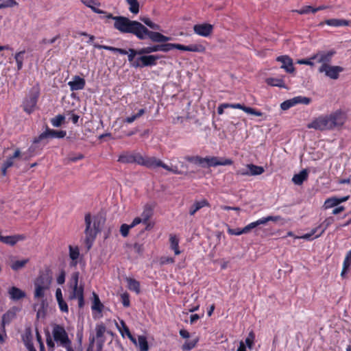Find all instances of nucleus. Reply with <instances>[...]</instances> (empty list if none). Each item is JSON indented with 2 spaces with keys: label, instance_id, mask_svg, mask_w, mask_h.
Segmentation results:
<instances>
[{
  "label": "nucleus",
  "instance_id": "f257e3e1",
  "mask_svg": "<svg viewBox=\"0 0 351 351\" xmlns=\"http://www.w3.org/2000/svg\"><path fill=\"white\" fill-rule=\"evenodd\" d=\"M114 27L121 33H130L138 39L144 40L146 37L154 43H165L171 40V37L164 36L158 32L149 30L140 22L131 21L125 16H116L114 19Z\"/></svg>",
  "mask_w": 351,
  "mask_h": 351
},
{
  "label": "nucleus",
  "instance_id": "f03ea898",
  "mask_svg": "<svg viewBox=\"0 0 351 351\" xmlns=\"http://www.w3.org/2000/svg\"><path fill=\"white\" fill-rule=\"evenodd\" d=\"M84 220L86 224V229L84 231L86 235L85 243L88 249H90L97 233L100 231L101 221L96 219H94L93 221L89 213L85 215Z\"/></svg>",
  "mask_w": 351,
  "mask_h": 351
},
{
  "label": "nucleus",
  "instance_id": "7ed1b4c3",
  "mask_svg": "<svg viewBox=\"0 0 351 351\" xmlns=\"http://www.w3.org/2000/svg\"><path fill=\"white\" fill-rule=\"evenodd\" d=\"M280 219V216H267L266 217H263L261 219H258L256 221L252 222L245 226L243 228H236V229H228V232L231 235H241L242 234H247L251 230L257 228L261 225H265L269 221H278Z\"/></svg>",
  "mask_w": 351,
  "mask_h": 351
},
{
  "label": "nucleus",
  "instance_id": "20e7f679",
  "mask_svg": "<svg viewBox=\"0 0 351 351\" xmlns=\"http://www.w3.org/2000/svg\"><path fill=\"white\" fill-rule=\"evenodd\" d=\"M52 335L53 341H56L59 346L63 348L66 346L68 344L72 343L64 328L60 325L55 324L53 326Z\"/></svg>",
  "mask_w": 351,
  "mask_h": 351
},
{
  "label": "nucleus",
  "instance_id": "39448f33",
  "mask_svg": "<svg viewBox=\"0 0 351 351\" xmlns=\"http://www.w3.org/2000/svg\"><path fill=\"white\" fill-rule=\"evenodd\" d=\"M343 71L344 69L340 66H332L330 64H322L318 69L319 73H324L326 77L332 80H337L339 77V73Z\"/></svg>",
  "mask_w": 351,
  "mask_h": 351
},
{
  "label": "nucleus",
  "instance_id": "423d86ee",
  "mask_svg": "<svg viewBox=\"0 0 351 351\" xmlns=\"http://www.w3.org/2000/svg\"><path fill=\"white\" fill-rule=\"evenodd\" d=\"M307 128L318 130H332L331 122L328 116H322L307 125Z\"/></svg>",
  "mask_w": 351,
  "mask_h": 351
},
{
  "label": "nucleus",
  "instance_id": "0eeeda50",
  "mask_svg": "<svg viewBox=\"0 0 351 351\" xmlns=\"http://www.w3.org/2000/svg\"><path fill=\"white\" fill-rule=\"evenodd\" d=\"M66 134V132L64 130H55L47 128L45 132L34 140V143H38L46 138H62Z\"/></svg>",
  "mask_w": 351,
  "mask_h": 351
},
{
  "label": "nucleus",
  "instance_id": "6e6552de",
  "mask_svg": "<svg viewBox=\"0 0 351 351\" xmlns=\"http://www.w3.org/2000/svg\"><path fill=\"white\" fill-rule=\"evenodd\" d=\"M160 58L157 55H141L138 57V62H136L134 68H142L145 66H153L156 65L157 60Z\"/></svg>",
  "mask_w": 351,
  "mask_h": 351
},
{
  "label": "nucleus",
  "instance_id": "1a4fd4ad",
  "mask_svg": "<svg viewBox=\"0 0 351 351\" xmlns=\"http://www.w3.org/2000/svg\"><path fill=\"white\" fill-rule=\"evenodd\" d=\"M311 101V99L303 96H297L290 99L283 101L280 104V108L283 110H287L298 104H303L308 105Z\"/></svg>",
  "mask_w": 351,
  "mask_h": 351
},
{
  "label": "nucleus",
  "instance_id": "9d476101",
  "mask_svg": "<svg viewBox=\"0 0 351 351\" xmlns=\"http://www.w3.org/2000/svg\"><path fill=\"white\" fill-rule=\"evenodd\" d=\"M335 53L336 52L334 50L328 51H319L312 56V59L318 63H321L322 64L329 65L332 60V58L335 54Z\"/></svg>",
  "mask_w": 351,
  "mask_h": 351
},
{
  "label": "nucleus",
  "instance_id": "9b49d317",
  "mask_svg": "<svg viewBox=\"0 0 351 351\" xmlns=\"http://www.w3.org/2000/svg\"><path fill=\"white\" fill-rule=\"evenodd\" d=\"M79 272H74L71 276V287L73 292L70 296L71 299L79 298L84 296V288L82 286H78Z\"/></svg>",
  "mask_w": 351,
  "mask_h": 351
},
{
  "label": "nucleus",
  "instance_id": "f8f14e48",
  "mask_svg": "<svg viewBox=\"0 0 351 351\" xmlns=\"http://www.w3.org/2000/svg\"><path fill=\"white\" fill-rule=\"evenodd\" d=\"M330 121L331 122L332 130L335 128L341 127L346 121V114L340 110H337L329 115Z\"/></svg>",
  "mask_w": 351,
  "mask_h": 351
},
{
  "label": "nucleus",
  "instance_id": "ddd939ff",
  "mask_svg": "<svg viewBox=\"0 0 351 351\" xmlns=\"http://www.w3.org/2000/svg\"><path fill=\"white\" fill-rule=\"evenodd\" d=\"M52 280V276L50 270L47 269L45 271L40 273L39 276L36 278L34 284L45 287L47 289H49Z\"/></svg>",
  "mask_w": 351,
  "mask_h": 351
},
{
  "label": "nucleus",
  "instance_id": "4468645a",
  "mask_svg": "<svg viewBox=\"0 0 351 351\" xmlns=\"http://www.w3.org/2000/svg\"><path fill=\"white\" fill-rule=\"evenodd\" d=\"M247 171L241 169L237 171V174L241 176H258L264 172L263 167L253 164L247 165Z\"/></svg>",
  "mask_w": 351,
  "mask_h": 351
},
{
  "label": "nucleus",
  "instance_id": "2eb2a0df",
  "mask_svg": "<svg viewBox=\"0 0 351 351\" xmlns=\"http://www.w3.org/2000/svg\"><path fill=\"white\" fill-rule=\"evenodd\" d=\"M213 27L208 23L197 24L193 27L194 32L201 36L207 37L213 32Z\"/></svg>",
  "mask_w": 351,
  "mask_h": 351
},
{
  "label": "nucleus",
  "instance_id": "dca6fc26",
  "mask_svg": "<svg viewBox=\"0 0 351 351\" xmlns=\"http://www.w3.org/2000/svg\"><path fill=\"white\" fill-rule=\"evenodd\" d=\"M205 164L208 167H215L218 165H230L232 164L230 159L219 160L217 157H206Z\"/></svg>",
  "mask_w": 351,
  "mask_h": 351
},
{
  "label": "nucleus",
  "instance_id": "f3484780",
  "mask_svg": "<svg viewBox=\"0 0 351 351\" xmlns=\"http://www.w3.org/2000/svg\"><path fill=\"white\" fill-rule=\"evenodd\" d=\"M86 84L85 80L78 75H75L72 81L69 82L68 85L71 90H80L84 89Z\"/></svg>",
  "mask_w": 351,
  "mask_h": 351
},
{
  "label": "nucleus",
  "instance_id": "a211bd4d",
  "mask_svg": "<svg viewBox=\"0 0 351 351\" xmlns=\"http://www.w3.org/2000/svg\"><path fill=\"white\" fill-rule=\"evenodd\" d=\"M276 60L282 63L281 68L284 69L287 73H293L295 70L292 60L287 56H279Z\"/></svg>",
  "mask_w": 351,
  "mask_h": 351
},
{
  "label": "nucleus",
  "instance_id": "6ab92c4d",
  "mask_svg": "<svg viewBox=\"0 0 351 351\" xmlns=\"http://www.w3.org/2000/svg\"><path fill=\"white\" fill-rule=\"evenodd\" d=\"M145 167L149 169H155L156 167L167 168V165L155 157H147Z\"/></svg>",
  "mask_w": 351,
  "mask_h": 351
},
{
  "label": "nucleus",
  "instance_id": "aec40b11",
  "mask_svg": "<svg viewBox=\"0 0 351 351\" xmlns=\"http://www.w3.org/2000/svg\"><path fill=\"white\" fill-rule=\"evenodd\" d=\"M229 108L241 109L247 114L255 115L257 117H261L263 115V113L261 112L257 111L252 108L245 106L241 104H229Z\"/></svg>",
  "mask_w": 351,
  "mask_h": 351
},
{
  "label": "nucleus",
  "instance_id": "412c9836",
  "mask_svg": "<svg viewBox=\"0 0 351 351\" xmlns=\"http://www.w3.org/2000/svg\"><path fill=\"white\" fill-rule=\"evenodd\" d=\"M21 155V152L19 149H16L13 156L8 158L3 164L2 165V167H1V171H2V174L3 176H5L6 175V171L8 168L11 167L13 164H14V159L16 158H18Z\"/></svg>",
  "mask_w": 351,
  "mask_h": 351
},
{
  "label": "nucleus",
  "instance_id": "4be33fe9",
  "mask_svg": "<svg viewBox=\"0 0 351 351\" xmlns=\"http://www.w3.org/2000/svg\"><path fill=\"white\" fill-rule=\"evenodd\" d=\"M204 206H210L208 202L204 199L201 201H196L189 208V214L193 216L198 210Z\"/></svg>",
  "mask_w": 351,
  "mask_h": 351
},
{
  "label": "nucleus",
  "instance_id": "5701e85b",
  "mask_svg": "<svg viewBox=\"0 0 351 351\" xmlns=\"http://www.w3.org/2000/svg\"><path fill=\"white\" fill-rule=\"evenodd\" d=\"M349 198V196H346L343 197H331L327 199L324 202V206L326 208H330L334 206H337L338 204L347 201Z\"/></svg>",
  "mask_w": 351,
  "mask_h": 351
},
{
  "label": "nucleus",
  "instance_id": "b1692460",
  "mask_svg": "<svg viewBox=\"0 0 351 351\" xmlns=\"http://www.w3.org/2000/svg\"><path fill=\"white\" fill-rule=\"evenodd\" d=\"M126 54L128 55V61L130 62L132 66L134 67V64H135L136 62H138V57L136 58V60H134L136 56H141L143 55L141 49H134L132 48H130L128 51H127Z\"/></svg>",
  "mask_w": 351,
  "mask_h": 351
},
{
  "label": "nucleus",
  "instance_id": "393cba45",
  "mask_svg": "<svg viewBox=\"0 0 351 351\" xmlns=\"http://www.w3.org/2000/svg\"><path fill=\"white\" fill-rule=\"evenodd\" d=\"M307 169L302 170L299 173L295 174L292 178V182L297 185H301L308 178Z\"/></svg>",
  "mask_w": 351,
  "mask_h": 351
},
{
  "label": "nucleus",
  "instance_id": "a878e982",
  "mask_svg": "<svg viewBox=\"0 0 351 351\" xmlns=\"http://www.w3.org/2000/svg\"><path fill=\"white\" fill-rule=\"evenodd\" d=\"M10 298L13 300H19L25 297V293L20 289L12 287L9 289L8 291Z\"/></svg>",
  "mask_w": 351,
  "mask_h": 351
},
{
  "label": "nucleus",
  "instance_id": "bb28decb",
  "mask_svg": "<svg viewBox=\"0 0 351 351\" xmlns=\"http://www.w3.org/2000/svg\"><path fill=\"white\" fill-rule=\"evenodd\" d=\"M325 23L330 26L340 27V26H349L351 22L345 19H330L325 21Z\"/></svg>",
  "mask_w": 351,
  "mask_h": 351
},
{
  "label": "nucleus",
  "instance_id": "cd10ccee",
  "mask_svg": "<svg viewBox=\"0 0 351 351\" xmlns=\"http://www.w3.org/2000/svg\"><path fill=\"white\" fill-rule=\"evenodd\" d=\"M180 50L187 51H193V52H199L203 53L205 51V47L202 45H183L180 44Z\"/></svg>",
  "mask_w": 351,
  "mask_h": 351
},
{
  "label": "nucleus",
  "instance_id": "c85d7f7f",
  "mask_svg": "<svg viewBox=\"0 0 351 351\" xmlns=\"http://www.w3.org/2000/svg\"><path fill=\"white\" fill-rule=\"evenodd\" d=\"M37 99L36 97H31L27 99L23 103V109L27 113H31L36 105Z\"/></svg>",
  "mask_w": 351,
  "mask_h": 351
},
{
  "label": "nucleus",
  "instance_id": "c756f323",
  "mask_svg": "<svg viewBox=\"0 0 351 351\" xmlns=\"http://www.w3.org/2000/svg\"><path fill=\"white\" fill-rule=\"evenodd\" d=\"M85 5L90 8L95 13L103 14L104 11L97 8L95 5H99L100 3L97 0H80Z\"/></svg>",
  "mask_w": 351,
  "mask_h": 351
},
{
  "label": "nucleus",
  "instance_id": "7c9ffc66",
  "mask_svg": "<svg viewBox=\"0 0 351 351\" xmlns=\"http://www.w3.org/2000/svg\"><path fill=\"white\" fill-rule=\"evenodd\" d=\"M93 46L95 48H97V49H104L110 51L112 52L119 53L122 55H126V53H127V50H125V49H121V48H117V47H111V46L101 45H99V44H96V43L94 44Z\"/></svg>",
  "mask_w": 351,
  "mask_h": 351
},
{
  "label": "nucleus",
  "instance_id": "2f4dec72",
  "mask_svg": "<svg viewBox=\"0 0 351 351\" xmlns=\"http://www.w3.org/2000/svg\"><path fill=\"white\" fill-rule=\"evenodd\" d=\"M16 308H12L8 311L2 317L3 324H9L12 319L16 317Z\"/></svg>",
  "mask_w": 351,
  "mask_h": 351
},
{
  "label": "nucleus",
  "instance_id": "473e14b6",
  "mask_svg": "<svg viewBox=\"0 0 351 351\" xmlns=\"http://www.w3.org/2000/svg\"><path fill=\"white\" fill-rule=\"evenodd\" d=\"M169 241L171 250L174 251L176 255H179L180 254V251L179 250L178 238L174 234H171Z\"/></svg>",
  "mask_w": 351,
  "mask_h": 351
},
{
  "label": "nucleus",
  "instance_id": "72a5a7b5",
  "mask_svg": "<svg viewBox=\"0 0 351 351\" xmlns=\"http://www.w3.org/2000/svg\"><path fill=\"white\" fill-rule=\"evenodd\" d=\"M322 230V226H319L311 230L310 232L303 234L300 237V239H306V240H311L313 239H315V237L317 234L320 230Z\"/></svg>",
  "mask_w": 351,
  "mask_h": 351
},
{
  "label": "nucleus",
  "instance_id": "f704fd0d",
  "mask_svg": "<svg viewBox=\"0 0 351 351\" xmlns=\"http://www.w3.org/2000/svg\"><path fill=\"white\" fill-rule=\"evenodd\" d=\"M334 221H335V219H334V218L332 217H330L326 218L324 221V222L320 225V226H322V230H320V232L317 234L315 235V238L319 237L325 232L326 228L329 226H330Z\"/></svg>",
  "mask_w": 351,
  "mask_h": 351
},
{
  "label": "nucleus",
  "instance_id": "c9c22d12",
  "mask_svg": "<svg viewBox=\"0 0 351 351\" xmlns=\"http://www.w3.org/2000/svg\"><path fill=\"white\" fill-rule=\"evenodd\" d=\"M174 49L180 50V44H178V43L160 44V51L168 52Z\"/></svg>",
  "mask_w": 351,
  "mask_h": 351
},
{
  "label": "nucleus",
  "instance_id": "e433bc0d",
  "mask_svg": "<svg viewBox=\"0 0 351 351\" xmlns=\"http://www.w3.org/2000/svg\"><path fill=\"white\" fill-rule=\"evenodd\" d=\"M137 346L140 348V351H148L149 346L147 338L145 336L140 335L138 337Z\"/></svg>",
  "mask_w": 351,
  "mask_h": 351
},
{
  "label": "nucleus",
  "instance_id": "4c0bfd02",
  "mask_svg": "<svg viewBox=\"0 0 351 351\" xmlns=\"http://www.w3.org/2000/svg\"><path fill=\"white\" fill-rule=\"evenodd\" d=\"M134 154L128 152L121 154L118 161L122 163H133Z\"/></svg>",
  "mask_w": 351,
  "mask_h": 351
},
{
  "label": "nucleus",
  "instance_id": "58836bf2",
  "mask_svg": "<svg viewBox=\"0 0 351 351\" xmlns=\"http://www.w3.org/2000/svg\"><path fill=\"white\" fill-rule=\"evenodd\" d=\"M93 297L94 300L92 305V309L93 311H97L99 313H101L102 311L104 305L101 303L99 296L96 293H93Z\"/></svg>",
  "mask_w": 351,
  "mask_h": 351
},
{
  "label": "nucleus",
  "instance_id": "ea45409f",
  "mask_svg": "<svg viewBox=\"0 0 351 351\" xmlns=\"http://www.w3.org/2000/svg\"><path fill=\"white\" fill-rule=\"evenodd\" d=\"M23 341L28 351H34L36 350L32 340V335L30 331L26 334V336L23 338Z\"/></svg>",
  "mask_w": 351,
  "mask_h": 351
},
{
  "label": "nucleus",
  "instance_id": "a19ab883",
  "mask_svg": "<svg viewBox=\"0 0 351 351\" xmlns=\"http://www.w3.org/2000/svg\"><path fill=\"white\" fill-rule=\"evenodd\" d=\"M106 331V328L104 324L101 323V324H97L96 325V326H95V332H96L95 337L97 339V340L101 339L104 337Z\"/></svg>",
  "mask_w": 351,
  "mask_h": 351
},
{
  "label": "nucleus",
  "instance_id": "79ce46f5",
  "mask_svg": "<svg viewBox=\"0 0 351 351\" xmlns=\"http://www.w3.org/2000/svg\"><path fill=\"white\" fill-rule=\"evenodd\" d=\"M266 82L269 85H271L273 86L285 88L284 81L280 78L270 77V78H267Z\"/></svg>",
  "mask_w": 351,
  "mask_h": 351
},
{
  "label": "nucleus",
  "instance_id": "37998d69",
  "mask_svg": "<svg viewBox=\"0 0 351 351\" xmlns=\"http://www.w3.org/2000/svg\"><path fill=\"white\" fill-rule=\"evenodd\" d=\"M128 4L130 5L129 10L134 14H136L139 12V3L137 0H125Z\"/></svg>",
  "mask_w": 351,
  "mask_h": 351
},
{
  "label": "nucleus",
  "instance_id": "c03bdc74",
  "mask_svg": "<svg viewBox=\"0 0 351 351\" xmlns=\"http://www.w3.org/2000/svg\"><path fill=\"white\" fill-rule=\"evenodd\" d=\"M0 241L3 243L14 245L18 242V237L14 236L3 237L0 234Z\"/></svg>",
  "mask_w": 351,
  "mask_h": 351
},
{
  "label": "nucleus",
  "instance_id": "a18cd8bd",
  "mask_svg": "<svg viewBox=\"0 0 351 351\" xmlns=\"http://www.w3.org/2000/svg\"><path fill=\"white\" fill-rule=\"evenodd\" d=\"M80 251L77 247H73L71 245L69 246V256L72 261H75L72 265H76V260L79 258Z\"/></svg>",
  "mask_w": 351,
  "mask_h": 351
},
{
  "label": "nucleus",
  "instance_id": "49530a36",
  "mask_svg": "<svg viewBox=\"0 0 351 351\" xmlns=\"http://www.w3.org/2000/svg\"><path fill=\"white\" fill-rule=\"evenodd\" d=\"M28 262V258H25L21 261H16L12 263L10 267L14 271H18L24 267Z\"/></svg>",
  "mask_w": 351,
  "mask_h": 351
},
{
  "label": "nucleus",
  "instance_id": "de8ad7c7",
  "mask_svg": "<svg viewBox=\"0 0 351 351\" xmlns=\"http://www.w3.org/2000/svg\"><path fill=\"white\" fill-rule=\"evenodd\" d=\"M351 264V250L347 253L346 258L343 261V269L341 274V276H343L347 269L350 267Z\"/></svg>",
  "mask_w": 351,
  "mask_h": 351
},
{
  "label": "nucleus",
  "instance_id": "09e8293b",
  "mask_svg": "<svg viewBox=\"0 0 351 351\" xmlns=\"http://www.w3.org/2000/svg\"><path fill=\"white\" fill-rule=\"evenodd\" d=\"M35 291H34V298L35 299H39L43 298L45 296V292L46 290H48L47 289L38 286L36 284H34Z\"/></svg>",
  "mask_w": 351,
  "mask_h": 351
},
{
  "label": "nucleus",
  "instance_id": "8fccbe9b",
  "mask_svg": "<svg viewBox=\"0 0 351 351\" xmlns=\"http://www.w3.org/2000/svg\"><path fill=\"white\" fill-rule=\"evenodd\" d=\"M128 287L130 290L134 291L136 293H139L140 291V284L139 282L132 278L127 279Z\"/></svg>",
  "mask_w": 351,
  "mask_h": 351
},
{
  "label": "nucleus",
  "instance_id": "3c124183",
  "mask_svg": "<svg viewBox=\"0 0 351 351\" xmlns=\"http://www.w3.org/2000/svg\"><path fill=\"white\" fill-rule=\"evenodd\" d=\"M141 51L143 54H149L152 52H156L160 51V44L155 45L153 46H149L146 47L141 48Z\"/></svg>",
  "mask_w": 351,
  "mask_h": 351
},
{
  "label": "nucleus",
  "instance_id": "603ef678",
  "mask_svg": "<svg viewBox=\"0 0 351 351\" xmlns=\"http://www.w3.org/2000/svg\"><path fill=\"white\" fill-rule=\"evenodd\" d=\"M186 160L191 162L198 164L199 165H202V167H204L205 162H206V158H202L200 156H189L186 158Z\"/></svg>",
  "mask_w": 351,
  "mask_h": 351
},
{
  "label": "nucleus",
  "instance_id": "864d4df0",
  "mask_svg": "<svg viewBox=\"0 0 351 351\" xmlns=\"http://www.w3.org/2000/svg\"><path fill=\"white\" fill-rule=\"evenodd\" d=\"M25 51H21L15 54L14 58L17 64V69L20 71L23 67V54Z\"/></svg>",
  "mask_w": 351,
  "mask_h": 351
},
{
  "label": "nucleus",
  "instance_id": "5fc2aeb1",
  "mask_svg": "<svg viewBox=\"0 0 351 351\" xmlns=\"http://www.w3.org/2000/svg\"><path fill=\"white\" fill-rule=\"evenodd\" d=\"M64 119V116L62 114H58L53 117V119H51V123L52 125L54 127H60L63 123Z\"/></svg>",
  "mask_w": 351,
  "mask_h": 351
},
{
  "label": "nucleus",
  "instance_id": "6e6d98bb",
  "mask_svg": "<svg viewBox=\"0 0 351 351\" xmlns=\"http://www.w3.org/2000/svg\"><path fill=\"white\" fill-rule=\"evenodd\" d=\"M141 21L143 22L146 25L152 29L160 30V27L159 25L153 23L149 18L143 17L141 19Z\"/></svg>",
  "mask_w": 351,
  "mask_h": 351
},
{
  "label": "nucleus",
  "instance_id": "4d7b16f0",
  "mask_svg": "<svg viewBox=\"0 0 351 351\" xmlns=\"http://www.w3.org/2000/svg\"><path fill=\"white\" fill-rule=\"evenodd\" d=\"M146 158H144L142 155L140 154H134V159H133V163L136 162L138 165L145 166Z\"/></svg>",
  "mask_w": 351,
  "mask_h": 351
},
{
  "label": "nucleus",
  "instance_id": "13d9d810",
  "mask_svg": "<svg viewBox=\"0 0 351 351\" xmlns=\"http://www.w3.org/2000/svg\"><path fill=\"white\" fill-rule=\"evenodd\" d=\"M254 334L253 332H250L247 336V337L245 339V344L250 348L252 349L254 343Z\"/></svg>",
  "mask_w": 351,
  "mask_h": 351
},
{
  "label": "nucleus",
  "instance_id": "bf43d9fd",
  "mask_svg": "<svg viewBox=\"0 0 351 351\" xmlns=\"http://www.w3.org/2000/svg\"><path fill=\"white\" fill-rule=\"evenodd\" d=\"M16 3L14 0H0V9L8 7H12Z\"/></svg>",
  "mask_w": 351,
  "mask_h": 351
},
{
  "label": "nucleus",
  "instance_id": "052dcab7",
  "mask_svg": "<svg viewBox=\"0 0 351 351\" xmlns=\"http://www.w3.org/2000/svg\"><path fill=\"white\" fill-rule=\"evenodd\" d=\"M314 8L311 5H306L302 7L301 9L296 10L300 14H308L310 12L313 13Z\"/></svg>",
  "mask_w": 351,
  "mask_h": 351
},
{
  "label": "nucleus",
  "instance_id": "680f3d73",
  "mask_svg": "<svg viewBox=\"0 0 351 351\" xmlns=\"http://www.w3.org/2000/svg\"><path fill=\"white\" fill-rule=\"evenodd\" d=\"M197 341H186L182 345V350L184 351H189L192 350L196 345Z\"/></svg>",
  "mask_w": 351,
  "mask_h": 351
},
{
  "label": "nucleus",
  "instance_id": "e2e57ef3",
  "mask_svg": "<svg viewBox=\"0 0 351 351\" xmlns=\"http://www.w3.org/2000/svg\"><path fill=\"white\" fill-rule=\"evenodd\" d=\"M132 228V227L131 226V225H127L125 223L122 224L120 228V232H121V235L123 237H126L128 235L130 229Z\"/></svg>",
  "mask_w": 351,
  "mask_h": 351
},
{
  "label": "nucleus",
  "instance_id": "0e129e2a",
  "mask_svg": "<svg viewBox=\"0 0 351 351\" xmlns=\"http://www.w3.org/2000/svg\"><path fill=\"white\" fill-rule=\"evenodd\" d=\"M120 324H121V325L122 326L123 330L119 327V326L117 324V326L119 328V330L120 332L121 333L122 336L124 335L123 332H125L127 336L128 335H130L131 332H130L128 327L126 326L125 323L124 322V321L121 320Z\"/></svg>",
  "mask_w": 351,
  "mask_h": 351
},
{
  "label": "nucleus",
  "instance_id": "69168bd1",
  "mask_svg": "<svg viewBox=\"0 0 351 351\" xmlns=\"http://www.w3.org/2000/svg\"><path fill=\"white\" fill-rule=\"evenodd\" d=\"M151 216V211L149 210H144L141 215L143 223H147Z\"/></svg>",
  "mask_w": 351,
  "mask_h": 351
},
{
  "label": "nucleus",
  "instance_id": "338daca9",
  "mask_svg": "<svg viewBox=\"0 0 351 351\" xmlns=\"http://www.w3.org/2000/svg\"><path fill=\"white\" fill-rule=\"evenodd\" d=\"M59 308L61 311L67 313L69 311L68 306L66 303L63 300L58 302Z\"/></svg>",
  "mask_w": 351,
  "mask_h": 351
},
{
  "label": "nucleus",
  "instance_id": "774afa93",
  "mask_svg": "<svg viewBox=\"0 0 351 351\" xmlns=\"http://www.w3.org/2000/svg\"><path fill=\"white\" fill-rule=\"evenodd\" d=\"M121 301L124 306L128 307L130 306V299L128 294L123 293L121 295Z\"/></svg>",
  "mask_w": 351,
  "mask_h": 351
}]
</instances>
